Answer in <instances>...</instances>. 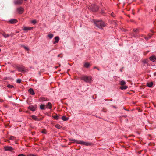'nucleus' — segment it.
Instances as JSON below:
<instances>
[{
	"label": "nucleus",
	"mask_w": 156,
	"mask_h": 156,
	"mask_svg": "<svg viewBox=\"0 0 156 156\" xmlns=\"http://www.w3.org/2000/svg\"><path fill=\"white\" fill-rule=\"evenodd\" d=\"M48 37H49L50 39H51L53 37V34H48L47 35Z\"/></svg>",
	"instance_id": "bb28decb"
},
{
	"label": "nucleus",
	"mask_w": 156,
	"mask_h": 156,
	"mask_svg": "<svg viewBox=\"0 0 156 156\" xmlns=\"http://www.w3.org/2000/svg\"><path fill=\"white\" fill-rule=\"evenodd\" d=\"M90 64L88 62L85 63L84 64V67L86 68H88L89 67Z\"/></svg>",
	"instance_id": "393cba45"
},
{
	"label": "nucleus",
	"mask_w": 156,
	"mask_h": 156,
	"mask_svg": "<svg viewBox=\"0 0 156 156\" xmlns=\"http://www.w3.org/2000/svg\"><path fill=\"white\" fill-rule=\"evenodd\" d=\"M7 87L9 88H11L12 87H14V86H13L11 85L10 84L8 85L7 86Z\"/></svg>",
	"instance_id": "7c9ffc66"
},
{
	"label": "nucleus",
	"mask_w": 156,
	"mask_h": 156,
	"mask_svg": "<svg viewBox=\"0 0 156 156\" xmlns=\"http://www.w3.org/2000/svg\"><path fill=\"white\" fill-rule=\"evenodd\" d=\"M4 149L5 151H12L14 149L11 146H5L4 147Z\"/></svg>",
	"instance_id": "423d86ee"
},
{
	"label": "nucleus",
	"mask_w": 156,
	"mask_h": 156,
	"mask_svg": "<svg viewBox=\"0 0 156 156\" xmlns=\"http://www.w3.org/2000/svg\"><path fill=\"white\" fill-rule=\"evenodd\" d=\"M2 35L5 38H7L9 36V35L8 34H6L5 32H4L2 34Z\"/></svg>",
	"instance_id": "5701e85b"
},
{
	"label": "nucleus",
	"mask_w": 156,
	"mask_h": 156,
	"mask_svg": "<svg viewBox=\"0 0 156 156\" xmlns=\"http://www.w3.org/2000/svg\"><path fill=\"white\" fill-rule=\"evenodd\" d=\"M62 119L64 121H66L68 120L69 118L66 117L65 116H63L62 117Z\"/></svg>",
	"instance_id": "412c9836"
},
{
	"label": "nucleus",
	"mask_w": 156,
	"mask_h": 156,
	"mask_svg": "<svg viewBox=\"0 0 156 156\" xmlns=\"http://www.w3.org/2000/svg\"><path fill=\"white\" fill-rule=\"evenodd\" d=\"M24 10V9L21 7H19L17 9V11L19 14H22Z\"/></svg>",
	"instance_id": "6e6552de"
},
{
	"label": "nucleus",
	"mask_w": 156,
	"mask_h": 156,
	"mask_svg": "<svg viewBox=\"0 0 156 156\" xmlns=\"http://www.w3.org/2000/svg\"><path fill=\"white\" fill-rule=\"evenodd\" d=\"M111 16H112V17H115V14H114V13H113V12H112V13H111Z\"/></svg>",
	"instance_id": "72a5a7b5"
},
{
	"label": "nucleus",
	"mask_w": 156,
	"mask_h": 156,
	"mask_svg": "<svg viewBox=\"0 0 156 156\" xmlns=\"http://www.w3.org/2000/svg\"><path fill=\"white\" fill-rule=\"evenodd\" d=\"M55 127L58 129H60L62 128V126L59 124H57L55 125Z\"/></svg>",
	"instance_id": "cd10ccee"
},
{
	"label": "nucleus",
	"mask_w": 156,
	"mask_h": 156,
	"mask_svg": "<svg viewBox=\"0 0 156 156\" xmlns=\"http://www.w3.org/2000/svg\"><path fill=\"white\" fill-rule=\"evenodd\" d=\"M23 0H14L13 3L15 5H20L22 4Z\"/></svg>",
	"instance_id": "0eeeda50"
},
{
	"label": "nucleus",
	"mask_w": 156,
	"mask_h": 156,
	"mask_svg": "<svg viewBox=\"0 0 156 156\" xmlns=\"http://www.w3.org/2000/svg\"><path fill=\"white\" fill-rule=\"evenodd\" d=\"M23 47L26 50H29V48H28L27 47H26L25 46H23Z\"/></svg>",
	"instance_id": "f704fd0d"
},
{
	"label": "nucleus",
	"mask_w": 156,
	"mask_h": 156,
	"mask_svg": "<svg viewBox=\"0 0 156 156\" xmlns=\"http://www.w3.org/2000/svg\"><path fill=\"white\" fill-rule=\"evenodd\" d=\"M25 1H26L27 0H25Z\"/></svg>",
	"instance_id": "a18cd8bd"
},
{
	"label": "nucleus",
	"mask_w": 156,
	"mask_h": 156,
	"mask_svg": "<svg viewBox=\"0 0 156 156\" xmlns=\"http://www.w3.org/2000/svg\"><path fill=\"white\" fill-rule=\"evenodd\" d=\"M133 31H134V34H133L134 36L135 37L136 36V35H135V34L138 33V30L137 29H133Z\"/></svg>",
	"instance_id": "aec40b11"
},
{
	"label": "nucleus",
	"mask_w": 156,
	"mask_h": 156,
	"mask_svg": "<svg viewBox=\"0 0 156 156\" xmlns=\"http://www.w3.org/2000/svg\"><path fill=\"white\" fill-rule=\"evenodd\" d=\"M40 108L41 110H45V105H41L40 106Z\"/></svg>",
	"instance_id": "b1692460"
},
{
	"label": "nucleus",
	"mask_w": 156,
	"mask_h": 156,
	"mask_svg": "<svg viewBox=\"0 0 156 156\" xmlns=\"http://www.w3.org/2000/svg\"><path fill=\"white\" fill-rule=\"evenodd\" d=\"M153 85V82H151L149 83H147V86L149 87H151Z\"/></svg>",
	"instance_id": "a211bd4d"
},
{
	"label": "nucleus",
	"mask_w": 156,
	"mask_h": 156,
	"mask_svg": "<svg viewBox=\"0 0 156 156\" xmlns=\"http://www.w3.org/2000/svg\"><path fill=\"white\" fill-rule=\"evenodd\" d=\"M53 117L55 119H59V116L57 114H56L55 115L53 116Z\"/></svg>",
	"instance_id": "c85d7f7f"
},
{
	"label": "nucleus",
	"mask_w": 156,
	"mask_h": 156,
	"mask_svg": "<svg viewBox=\"0 0 156 156\" xmlns=\"http://www.w3.org/2000/svg\"><path fill=\"white\" fill-rule=\"evenodd\" d=\"M9 22L11 24H14L17 22V20L16 19H12L10 20Z\"/></svg>",
	"instance_id": "f8f14e48"
},
{
	"label": "nucleus",
	"mask_w": 156,
	"mask_h": 156,
	"mask_svg": "<svg viewBox=\"0 0 156 156\" xmlns=\"http://www.w3.org/2000/svg\"><path fill=\"white\" fill-rule=\"evenodd\" d=\"M46 107L47 108L51 109L52 107V105L51 103L50 102L48 103L47 105H46Z\"/></svg>",
	"instance_id": "4468645a"
},
{
	"label": "nucleus",
	"mask_w": 156,
	"mask_h": 156,
	"mask_svg": "<svg viewBox=\"0 0 156 156\" xmlns=\"http://www.w3.org/2000/svg\"><path fill=\"white\" fill-rule=\"evenodd\" d=\"M21 79H18L16 80V82L18 83H21Z\"/></svg>",
	"instance_id": "2f4dec72"
},
{
	"label": "nucleus",
	"mask_w": 156,
	"mask_h": 156,
	"mask_svg": "<svg viewBox=\"0 0 156 156\" xmlns=\"http://www.w3.org/2000/svg\"><path fill=\"white\" fill-rule=\"evenodd\" d=\"M155 10L156 11V8H155Z\"/></svg>",
	"instance_id": "c03bdc74"
},
{
	"label": "nucleus",
	"mask_w": 156,
	"mask_h": 156,
	"mask_svg": "<svg viewBox=\"0 0 156 156\" xmlns=\"http://www.w3.org/2000/svg\"><path fill=\"white\" fill-rule=\"evenodd\" d=\"M124 109H125V110H127V109H125V108H124Z\"/></svg>",
	"instance_id": "79ce46f5"
},
{
	"label": "nucleus",
	"mask_w": 156,
	"mask_h": 156,
	"mask_svg": "<svg viewBox=\"0 0 156 156\" xmlns=\"http://www.w3.org/2000/svg\"><path fill=\"white\" fill-rule=\"evenodd\" d=\"M113 107L115 108V106H113Z\"/></svg>",
	"instance_id": "37998d69"
},
{
	"label": "nucleus",
	"mask_w": 156,
	"mask_h": 156,
	"mask_svg": "<svg viewBox=\"0 0 156 156\" xmlns=\"http://www.w3.org/2000/svg\"><path fill=\"white\" fill-rule=\"evenodd\" d=\"M149 58L151 61L153 62L156 61V57L155 56H152Z\"/></svg>",
	"instance_id": "ddd939ff"
},
{
	"label": "nucleus",
	"mask_w": 156,
	"mask_h": 156,
	"mask_svg": "<svg viewBox=\"0 0 156 156\" xmlns=\"http://www.w3.org/2000/svg\"><path fill=\"white\" fill-rule=\"evenodd\" d=\"M36 106H33L32 105L30 106L28 108V109H30L32 111H35L36 110Z\"/></svg>",
	"instance_id": "9d476101"
},
{
	"label": "nucleus",
	"mask_w": 156,
	"mask_h": 156,
	"mask_svg": "<svg viewBox=\"0 0 156 156\" xmlns=\"http://www.w3.org/2000/svg\"><path fill=\"white\" fill-rule=\"evenodd\" d=\"M9 139L11 140H16V137L14 136H11Z\"/></svg>",
	"instance_id": "4be33fe9"
},
{
	"label": "nucleus",
	"mask_w": 156,
	"mask_h": 156,
	"mask_svg": "<svg viewBox=\"0 0 156 156\" xmlns=\"http://www.w3.org/2000/svg\"><path fill=\"white\" fill-rule=\"evenodd\" d=\"M33 29V27H23V30L25 31H28V30H31Z\"/></svg>",
	"instance_id": "9b49d317"
},
{
	"label": "nucleus",
	"mask_w": 156,
	"mask_h": 156,
	"mask_svg": "<svg viewBox=\"0 0 156 156\" xmlns=\"http://www.w3.org/2000/svg\"><path fill=\"white\" fill-rule=\"evenodd\" d=\"M127 88L128 86H127L125 85L122 86L120 87V88L122 90H125Z\"/></svg>",
	"instance_id": "6ab92c4d"
},
{
	"label": "nucleus",
	"mask_w": 156,
	"mask_h": 156,
	"mask_svg": "<svg viewBox=\"0 0 156 156\" xmlns=\"http://www.w3.org/2000/svg\"><path fill=\"white\" fill-rule=\"evenodd\" d=\"M39 101L40 102L44 101H48L49 99H47V98L45 97H40L39 98Z\"/></svg>",
	"instance_id": "1a4fd4ad"
},
{
	"label": "nucleus",
	"mask_w": 156,
	"mask_h": 156,
	"mask_svg": "<svg viewBox=\"0 0 156 156\" xmlns=\"http://www.w3.org/2000/svg\"><path fill=\"white\" fill-rule=\"evenodd\" d=\"M126 83V82L124 80H122L120 81V84L122 86L124 85Z\"/></svg>",
	"instance_id": "a878e982"
},
{
	"label": "nucleus",
	"mask_w": 156,
	"mask_h": 156,
	"mask_svg": "<svg viewBox=\"0 0 156 156\" xmlns=\"http://www.w3.org/2000/svg\"><path fill=\"white\" fill-rule=\"evenodd\" d=\"M143 62L144 63H146V59H144L143 60Z\"/></svg>",
	"instance_id": "e433bc0d"
},
{
	"label": "nucleus",
	"mask_w": 156,
	"mask_h": 156,
	"mask_svg": "<svg viewBox=\"0 0 156 156\" xmlns=\"http://www.w3.org/2000/svg\"><path fill=\"white\" fill-rule=\"evenodd\" d=\"M141 152V151H140L139 152V154H140V153Z\"/></svg>",
	"instance_id": "ea45409f"
},
{
	"label": "nucleus",
	"mask_w": 156,
	"mask_h": 156,
	"mask_svg": "<svg viewBox=\"0 0 156 156\" xmlns=\"http://www.w3.org/2000/svg\"><path fill=\"white\" fill-rule=\"evenodd\" d=\"M120 71L122 72V69H120Z\"/></svg>",
	"instance_id": "58836bf2"
},
{
	"label": "nucleus",
	"mask_w": 156,
	"mask_h": 156,
	"mask_svg": "<svg viewBox=\"0 0 156 156\" xmlns=\"http://www.w3.org/2000/svg\"><path fill=\"white\" fill-rule=\"evenodd\" d=\"M60 55H58V57H60Z\"/></svg>",
	"instance_id": "4c0bfd02"
},
{
	"label": "nucleus",
	"mask_w": 156,
	"mask_h": 156,
	"mask_svg": "<svg viewBox=\"0 0 156 156\" xmlns=\"http://www.w3.org/2000/svg\"><path fill=\"white\" fill-rule=\"evenodd\" d=\"M81 79L87 83H91L92 81V77L90 76H83L81 77Z\"/></svg>",
	"instance_id": "7ed1b4c3"
},
{
	"label": "nucleus",
	"mask_w": 156,
	"mask_h": 156,
	"mask_svg": "<svg viewBox=\"0 0 156 156\" xmlns=\"http://www.w3.org/2000/svg\"><path fill=\"white\" fill-rule=\"evenodd\" d=\"M32 23L34 24H35L36 23V20H33L31 22Z\"/></svg>",
	"instance_id": "473e14b6"
},
{
	"label": "nucleus",
	"mask_w": 156,
	"mask_h": 156,
	"mask_svg": "<svg viewBox=\"0 0 156 156\" xmlns=\"http://www.w3.org/2000/svg\"><path fill=\"white\" fill-rule=\"evenodd\" d=\"M145 128L146 129V125L145 126Z\"/></svg>",
	"instance_id": "a19ab883"
},
{
	"label": "nucleus",
	"mask_w": 156,
	"mask_h": 156,
	"mask_svg": "<svg viewBox=\"0 0 156 156\" xmlns=\"http://www.w3.org/2000/svg\"><path fill=\"white\" fill-rule=\"evenodd\" d=\"M18 70L22 72H27L28 70L25 69V67L23 66H17V67Z\"/></svg>",
	"instance_id": "39448f33"
},
{
	"label": "nucleus",
	"mask_w": 156,
	"mask_h": 156,
	"mask_svg": "<svg viewBox=\"0 0 156 156\" xmlns=\"http://www.w3.org/2000/svg\"><path fill=\"white\" fill-rule=\"evenodd\" d=\"M55 41L53 42L54 44H55L58 42L59 40V37L58 36L55 37Z\"/></svg>",
	"instance_id": "2eb2a0df"
},
{
	"label": "nucleus",
	"mask_w": 156,
	"mask_h": 156,
	"mask_svg": "<svg viewBox=\"0 0 156 156\" xmlns=\"http://www.w3.org/2000/svg\"><path fill=\"white\" fill-rule=\"evenodd\" d=\"M70 140L74 142L77 144L85 145L86 146H91L92 144V143H89L87 142H84L83 141L81 140L78 141L75 139Z\"/></svg>",
	"instance_id": "f257e3e1"
},
{
	"label": "nucleus",
	"mask_w": 156,
	"mask_h": 156,
	"mask_svg": "<svg viewBox=\"0 0 156 156\" xmlns=\"http://www.w3.org/2000/svg\"><path fill=\"white\" fill-rule=\"evenodd\" d=\"M94 69H96L98 70V71H100V69L98 68V67H97L96 66H95L94 67Z\"/></svg>",
	"instance_id": "c9c22d12"
},
{
	"label": "nucleus",
	"mask_w": 156,
	"mask_h": 156,
	"mask_svg": "<svg viewBox=\"0 0 156 156\" xmlns=\"http://www.w3.org/2000/svg\"><path fill=\"white\" fill-rule=\"evenodd\" d=\"M88 7L89 9H91L93 12H96L98 9V6L94 4L91 5H89Z\"/></svg>",
	"instance_id": "20e7f679"
},
{
	"label": "nucleus",
	"mask_w": 156,
	"mask_h": 156,
	"mask_svg": "<svg viewBox=\"0 0 156 156\" xmlns=\"http://www.w3.org/2000/svg\"><path fill=\"white\" fill-rule=\"evenodd\" d=\"M94 23L96 27L101 29H102L103 27H105L106 26L105 23L101 20L95 21Z\"/></svg>",
	"instance_id": "f03ea898"
},
{
	"label": "nucleus",
	"mask_w": 156,
	"mask_h": 156,
	"mask_svg": "<svg viewBox=\"0 0 156 156\" xmlns=\"http://www.w3.org/2000/svg\"><path fill=\"white\" fill-rule=\"evenodd\" d=\"M31 117L32 118V119L34 120H35V121L40 120V119H38L37 116H36L35 115H32L31 116Z\"/></svg>",
	"instance_id": "dca6fc26"
},
{
	"label": "nucleus",
	"mask_w": 156,
	"mask_h": 156,
	"mask_svg": "<svg viewBox=\"0 0 156 156\" xmlns=\"http://www.w3.org/2000/svg\"><path fill=\"white\" fill-rule=\"evenodd\" d=\"M17 156H36L34 155H27L26 156V155H24L23 154H21L18 155H17Z\"/></svg>",
	"instance_id": "c756f323"
},
{
	"label": "nucleus",
	"mask_w": 156,
	"mask_h": 156,
	"mask_svg": "<svg viewBox=\"0 0 156 156\" xmlns=\"http://www.w3.org/2000/svg\"><path fill=\"white\" fill-rule=\"evenodd\" d=\"M29 92L32 95L34 94L35 93L33 90L32 88H30L28 90Z\"/></svg>",
	"instance_id": "f3484780"
}]
</instances>
